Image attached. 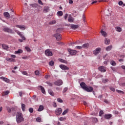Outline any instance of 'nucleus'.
Returning <instances> with one entry per match:
<instances>
[{
	"mask_svg": "<svg viewBox=\"0 0 125 125\" xmlns=\"http://www.w3.org/2000/svg\"><path fill=\"white\" fill-rule=\"evenodd\" d=\"M17 123L20 124L21 122H24V118H23V114L21 112H17L16 115Z\"/></svg>",
	"mask_w": 125,
	"mask_h": 125,
	"instance_id": "1",
	"label": "nucleus"
},
{
	"mask_svg": "<svg viewBox=\"0 0 125 125\" xmlns=\"http://www.w3.org/2000/svg\"><path fill=\"white\" fill-rule=\"evenodd\" d=\"M68 51L70 55H76L77 53H78V51L77 50H74L71 49H68Z\"/></svg>",
	"mask_w": 125,
	"mask_h": 125,
	"instance_id": "2",
	"label": "nucleus"
},
{
	"mask_svg": "<svg viewBox=\"0 0 125 125\" xmlns=\"http://www.w3.org/2000/svg\"><path fill=\"white\" fill-rule=\"evenodd\" d=\"M62 113V108H58L55 110V114L57 116H60Z\"/></svg>",
	"mask_w": 125,
	"mask_h": 125,
	"instance_id": "3",
	"label": "nucleus"
},
{
	"mask_svg": "<svg viewBox=\"0 0 125 125\" xmlns=\"http://www.w3.org/2000/svg\"><path fill=\"white\" fill-rule=\"evenodd\" d=\"M45 54L46 56H52V52L49 49H47L45 51Z\"/></svg>",
	"mask_w": 125,
	"mask_h": 125,
	"instance_id": "4",
	"label": "nucleus"
},
{
	"mask_svg": "<svg viewBox=\"0 0 125 125\" xmlns=\"http://www.w3.org/2000/svg\"><path fill=\"white\" fill-rule=\"evenodd\" d=\"M54 37L56 38L57 41H61V34L59 33H57L54 34Z\"/></svg>",
	"mask_w": 125,
	"mask_h": 125,
	"instance_id": "5",
	"label": "nucleus"
},
{
	"mask_svg": "<svg viewBox=\"0 0 125 125\" xmlns=\"http://www.w3.org/2000/svg\"><path fill=\"white\" fill-rule=\"evenodd\" d=\"M15 32H16V33H17L18 35H19L20 37H21V39H22L23 41H25V40H26V38H25V37L23 36V34H21V32H20L19 31H18V30H15Z\"/></svg>",
	"mask_w": 125,
	"mask_h": 125,
	"instance_id": "6",
	"label": "nucleus"
},
{
	"mask_svg": "<svg viewBox=\"0 0 125 125\" xmlns=\"http://www.w3.org/2000/svg\"><path fill=\"white\" fill-rule=\"evenodd\" d=\"M60 68H61V69H62V70H69V67L64 64H61L59 66Z\"/></svg>",
	"mask_w": 125,
	"mask_h": 125,
	"instance_id": "7",
	"label": "nucleus"
},
{
	"mask_svg": "<svg viewBox=\"0 0 125 125\" xmlns=\"http://www.w3.org/2000/svg\"><path fill=\"white\" fill-rule=\"evenodd\" d=\"M87 92H92L93 91V87L91 86L86 87L84 89Z\"/></svg>",
	"mask_w": 125,
	"mask_h": 125,
	"instance_id": "8",
	"label": "nucleus"
},
{
	"mask_svg": "<svg viewBox=\"0 0 125 125\" xmlns=\"http://www.w3.org/2000/svg\"><path fill=\"white\" fill-rule=\"evenodd\" d=\"M100 51H101V48H97L95 50L93 51V54L94 55H97V54H99Z\"/></svg>",
	"mask_w": 125,
	"mask_h": 125,
	"instance_id": "9",
	"label": "nucleus"
},
{
	"mask_svg": "<svg viewBox=\"0 0 125 125\" xmlns=\"http://www.w3.org/2000/svg\"><path fill=\"white\" fill-rule=\"evenodd\" d=\"M54 84L55 85H62L63 84V82L61 80H58L54 83Z\"/></svg>",
	"mask_w": 125,
	"mask_h": 125,
	"instance_id": "10",
	"label": "nucleus"
},
{
	"mask_svg": "<svg viewBox=\"0 0 125 125\" xmlns=\"http://www.w3.org/2000/svg\"><path fill=\"white\" fill-rule=\"evenodd\" d=\"M4 32H6L7 33H10V34H13V31L10 29L9 28H4L3 29Z\"/></svg>",
	"mask_w": 125,
	"mask_h": 125,
	"instance_id": "11",
	"label": "nucleus"
},
{
	"mask_svg": "<svg viewBox=\"0 0 125 125\" xmlns=\"http://www.w3.org/2000/svg\"><path fill=\"white\" fill-rule=\"evenodd\" d=\"M99 70L100 72H102V73H105V72H106V69L104 66H100L99 67Z\"/></svg>",
	"mask_w": 125,
	"mask_h": 125,
	"instance_id": "12",
	"label": "nucleus"
},
{
	"mask_svg": "<svg viewBox=\"0 0 125 125\" xmlns=\"http://www.w3.org/2000/svg\"><path fill=\"white\" fill-rule=\"evenodd\" d=\"M80 85L82 87V88H83V89H84V90L85 89V88H86V87H87V86L86 85V84H85V83H84V82H82L80 83Z\"/></svg>",
	"mask_w": 125,
	"mask_h": 125,
	"instance_id": "13",
	"label": "nucleus"
},
{
	"mask_svg": "<svg viewBox=\"0 0 125 125\" xmlns=\"http://www.w3.org/2000/svg\"><path fill=\"white\" fill-rule=\"evenodd\" d=\"M0 80H2L4 82H5L6 83H9V79L2 76L0 77Z\"/></svg>",
	"mask_w": 125,
	"mask_h": 125,
	"instance_id": "14",
	"label": "nucleus"
},
{
	"mask_svg": "<svg viewBox=\"0 0 125 125\" xmlns=\"http://www.w3.org/2000/svg\"><path fill=\"white\" fill-rule=\"evenodd\" d=\"M71 29H72V30H75L76 29H78L79 28L78 25H75V24H71L70 25Z\"/></svg>",
	"mask_w": 125,
	"mask_h": 125,
	"instance_id": "15",
	"label": "nucleus"
},
{
	"mask_svg": "<svg viewBox=\"0 0 125 125\" xmlns=\"http://www.w3.org/2000/svg\"><path fill=\"white\" fill-rule=\"evenodd\" d=\"M68 22H70V23H72L74 22V18L72 17V15H70L68 17Z\"/></svg>",
	"mask_w": 125,
	"mask_h": 125,
	"instance_id": "16",
	"label": "nucleus"
},
{
	"mask_svg": "<svg viewBox=\"0 0 125 125\" xmlns=\"http://www.w3.org/2000/svg\"><path fill=\"white\" fill-rule=\"evenodd\" d=\"M6 61H8V62H15V59L10 58H6Z\"/></svg>",
	"mask_w": 125,
	"mask_h": 125,
	"instance_id": "17",
	"label": "nucleus"
},
{
	"mask_svg": "<svg viewBox=\"0 0 125 125\" xmlns=\"http://www.w3.org/2000/svg\"><path fill=\"white\" fill-rule=\"evenodd\" d=\"M59 61L61 62L62 63H64V64H67L68 62L65 60H63L62 59H59Z\"/></svg>",
	"mask_w": 125,
	"mask_h": 125,
	"instance_id": "18",
	"label": "nucleus"
},
{
	"mask_svg": "<svg viewBox=\"0 0 125 125\" xmlns=\"http://www.w3.org/2000/svg\"><path fill=\"white\" fill-rule=\"evenodd\" d=\"M21 53H23L22 49H19L18 51H15V54H21Z\"/></svg>",
	"mask_w": 125,
	"mask_h": 125,
	"instance_id": "19",
	"label": "nucleus"
},
{
	"mask_svg": "<svg viewBox=\"0 0 125 125\" xmlns=\"http://www.w3.org/2000/svg\"><path fill=\"white\" fill-rule=\"evenodd\" d=\"M115 30L117 31V32H121L122 31H123V29H122V28L120 27V26H116L115 27Z\"/></svg>",
	"mask_w": 125,
	"mask_h": 125,
	"instance_id": "20",
	"label": "nucleus"
},
{
	"mask_svg": "<svg viewBox=\"0 0 125 125\" xmlns=\"http://www.w3.org/2000/svg\"><path fill=\"white\" fill-rule=\"evenodd\" d=\"M16 27L17 28H19L20 29H21V30H25V27L24 26V25H17L16 26Z\"/></svg>",
	"mask_w": 125,
	"mask_h": 125,
	"instance_id": "21",
	"label": "nucleus"
},
{
	"mask_svg": "<svg viewBox=\"0 0 125 125\" xmlns=\"http://www.w3.org/2000/svg\"><path fill=\"white\" fill-rule=\"evenodd\" d=\"M112 117V115L111 114H105L104 115V118L106 119V120H109V119H111V117Z\"/></svg>",
	"mask_w": 125,
	"mask_h": 125,
	"instance_id": "22",
	"label": "nucleus"
},
{
	"mask_svg": "<svg viewBox=\"0 0 125 125\" xmlns=\"http://www.w3.org/2000/svg\"><path fill=\"white\" fill-rule=\"evenodd\" d=\"M101 34L102 35V36H103L104 37H106L107 33H106V32L103 31V29H101Z\"/></svg>",
	"mask_w": 125,
	"mask_h": 125,
	"instance_id": "23",
	"label": "nucleus"
},
{
	"mask_svg": "<svg viewBox=\"0 0 125 125\" xmlns=\"http://www.w3.org/2000/svg\"><path fill=\"white\" fill-rule=\"evenodd\" d=\"M48 10H49V8H48V7H47V6L44 7L43 12L44 13H46L47 12H48V11H49Z\"/></svg>",
	"mask_w": 125,
	"mask_h": 125,
	"instance_id": "24",
	"label": "nucleus"
},
{
	"mask_svg": "<svg viewBox=\"0 0 125 125\" xmlns=\"http://www.w3.org/2000/svg\"><path fill=\"white\" fill-rule=\"evenodd\" d=\"M10 92L8 90L3 92L2 93V96H5L6 95H8V94H9Z\"/></svg>",
	"mask_w": 125,
	"mask_h": 125,
	"instance_id": "25",
	"label": "nucleus"
},
{
	"mask_svg": "<svg viewBox=\"0 0 125 125\" xmlns=\"http://www.w3.org/2000/svg\"><path fill=\"white\" fill-rule=\"evenodd\" d=\"M112 48H113V46L110 45L107 46L105 48V50H106V51H110V50H111V49H112Z\"/></svg>",
	"mask_w": 125,
	"mask_h": 125,
	"instance_id": "26",
	"label": "nucleus"
},
{
	"mask_svg": "<svg viewBox=\"0 0 125 125\" xmlns=\"http://www.w3.org/2000/svg\"><path fill=\"white\" fill-rule=\"evenodd\" d=\"M48 93L50 94V95H51L52 96H54V93L51 89H49L48 90Z\"/></svg>",
	"mask_w": 125,
	"mask_h": 125,
	"instance_id": "27",
	"label": "nucleus"
},
{
	"mask_svg": "<svg viewBox=\"0 0 125 125\" xmlns=\"http://www.w3.org/2000/svg\"><path fill=\"white\" fill-rule=\"evenodd\" d=\"M44 108V107H43V105H40L38 108V112H42Z\"/></svg>",
	"mask_w": 125,
	"mask_h": 125,
	"instance_id": "28",
	"label": "nucleus"
},
{
	"mask_svg": "<svg viewBox=\"0 0 125 125\" xmlns=\"http://www.w3.org/2000/svg\"><path fill=\"white\" fill-rule=\"evenodd\" d=\"M39 87H40L42 92L44 94V93H45V90L44 89V88L42 86H39Z\"/></svg>",
	"mask_w": 125,
	"mask_h": 125,
	"instance_id": "29",
	"label": "nucleus"
},
{
	"mask_svg": "<svg viewBox=\"0 0 125 125\" xmlns=\"http://www.w3.org/2000/svg\"><path fill=\"white\" fill-rule=\"evenodd\" d=\"M88 46H89V44L88 43H84L82 45V48H87Z\"/></svg>",
	"mask_w": 125,
	"mask_h": 125,
	"instance_id": "30",
	"label": "nucleus"
},
{
	"mask_svg": "<svg viewBox=\"0 0 125 125\" xmlns=\"http://www.w3.org/2000/svg\"><path fill=\"white\" fill-rule=\"evenodd\" d=\"M104 43L105 44H110V40H107V38L104 39Z\"/></svg>",
	"mask_w": 125,
	"mask_h": 125,
	"instance_id": "31",
	"label": "nucleus"
},
{
	"mask_svg": "<svg viewBox=\"0 0 125 125\" xmlns=\"http://www.w3.org/2000/svg\"><path fill=\"white\" fill-rule=\"evenodd\" d=\"M49 25H54V24H56V21H51L50 22H49Z\"/></svg>",
	"mask_w": 125,
	"mask_h": 125,
	"instance_id": "32",
	"label": "nucleus"
},
{
	"mask_svg": "<svg viewBox=\"0 0 125 125\" xmlns=\"http://www.w3.org/2000/svg\"><path fill=\"white\" fill-rule=\"evenodd\" d=\"M57 14L58 16H63V12L62 11H59L57 12Z\"/></svg>",
	"mask_w": 125,
	"mask_h": 125,
	"instance_id": "33",
	"label": "nucleus"
},
{
	"mask_svg": "<svg viewBox=\"0 0 125 125\" xmlns=\"http://www.w3.org/2000/svg\"><path fill=\"white\" fill-rule=\"evenodd\" d=\"M26 107V105L24 104H21V109L23 112H25V107Z\"/></svg>",
	"mask_w": 125,
	"mask_h": 125,
	"instance_id": "34",
	"label": "nucleus"
},
{
	"mask_svg": "<svg viewBox=\"0 0 125 125\" xmlns=\"http://www.w3.org/2000/svg\"><path fill=\"white\" fill-rule=\"evenodd\" d=\"M2 46L4 49H7L8 48V46L5 44H2Z\"/></svg>",
	"mask_w": 125,
	"mask_h": 125,
	"instance_id": "35",
	"label": "nucleus"
},
{
	"mask_svg": "<svg viewBox=\"0 0 125 125\" xmlns=\"http://www.w3.org/2000/svg\"><path fill=\"white\" fill-rule=\"evenodd\" d=\"M13 108H10V107H7V111L8 112V113H11V111H13Z\"/></svg>",
	"mask_w": 125,
	"mask_h": 125,
	"instance_id": "36",
	"label": "nucleus"
},
{
	"mask_svg": "<svg viewBox=\"0 0 125 125\" xmlns=\"http://www.w3.org/2000/svg\"><path fill=\"white\" fill-rule=\"evenodd\" d=\"M4 16L6 18H9L10 15L9 13H8V12H4Z\"/></svg>",
	"mask_w": 125,
	"mask_h": 125,
	"instance_id": "37",
	"label": "nucleus"
},
{
	"mask_svg": "<svg viewBox=\"0 0 125 125\" xmlns=\"http://www.w3.org/2000/svg\"><path fill=\"white\" fill-rule=\"evenodd\" d=\"M68 112H69V110L68 109L65 110L62 113V116H65L66 114H67Z\"/></svg>",
	"mask_w": 125,
	"mask_h": 125,
	"instance_id": "38",
	"label": "nucleus"
},
{
	"mask_svg": "<svg viewBox=\"0 0 125 125\" xmlns=\"http://www.w3.org/2000/svg\"><path fill=\"white\" fill-rule=\"evenodd\" d=\"M49 65L51 66H54V62L53 61L49 62Z\"/></svg>",
	"mask_w": 125,
	"mask_h": 125,
	"instance_id": "39",
	"label": "nucleus"
},
{
	"mask_svg": "<svg viewBox=\"0 0 125 125\" xmlns=\"http://www.w3.org/2000/svg\"><path fill=\"white\" fill-rule=\"evenodd\" d=\"M110 64L112 65V66H116V62L114 61H111L110 62Z\"/></svg>",
	"mask_w": 125,
	"mask_h": 125,
	"instance_id": "40",
	"label": "nucleus"
},
{
	"mask_svg": "<svg viewBox=\"0 0 125 125\" xmlns=\"http://www.w3.org/2000/svg\"><path fill=\"white\" fill-rule=\"evenodd\" d=\"M36 122H38V123H41V122H42V118H41V117L37 118Z\"/></svg>",
	"mask_w": 125,
	"mask_h": 125,
	"instance_id": "41",
	"label": "nucleus"
},
{
	"mask_svg": "<svg viewBox=\"0 0 125 125\" xmlns=\"http://www.w3.org/2000/svg\"><path fill=\"white\" fill-rule=\"evenodd\" d=\"M57 101H58V102H59L60 103H63V100L61 98H58L57 99Z\"/></svg>",
	"mask_w": 125,
	"mask_h": 125,
	"instance_id": "42",
	"label": "nucleus"
},
{
	"mask_svg": "<svg viewBox=\"0 0 125 125\" xmlns=\"http://www.w3.org/2000/svg\"><path fill=\"white\" fill-rule=\"evenodd\" d=\"M116 91L118 93H122V94H125V92L124 91H121V90L117 89Z\"/></svg>",
	"mask_w": 125,
	"mask_h": 125,
	"instance_id": "43",
	"label": "nucleus"
},
{
	"mask_svg": "<svg viewBox=\"0 0 125 125\" xmlns=\"http://www.w3.org/2000/svg\"><path fill=\"white\" fill-rule=\"evenodd\" d=\"M46 84H48L49 86H52L53 85V83L50 82H47Z\"/></svg>",
	"mask_w": 125,
	"mask_h": 125,
	"instance_id": "44",
	"label": "nucleus"
},
{
	"mask_svg": "<svg viewBox=\"0 0 125 125\" xmlns=\"http://www.w3.org/2000/svg\"><path fill=\"white\" fill-rule=\"evenodd\" d=\"M25 49H26V50H27V51L28 52L31 51V49L29 47H27V46L25 47Z\"/></svg>",
	"mask_w": 125,
	"mask_h": 125,
	"instance_id": "45",
	"label": "nucleus"
},
{
	"mask_svg": "<svg viewBox=\"0 0 125 125\" xmlns=\"http://www.w3.org/2000/svg\"><path fill=\"white\" fill-rule=\"evenodd\" d=\"M103 114H104V112H103V110H101L99 112V116L100 117H102V115H103Z\"/></svg>",
	"mask_w": 125,
	"mask_h": 125,
	"instance_id": "46",
	"label": "nucleus"
},
{
	"mask_svg": "<svg viewBox=\"0 0 125 125\" xmlns=\"http://www.w3.org/2000/svg\"><path fill=\"white\" fill-rule=\"evenodd\" d=\"M109 82V80H108V79H105L103 80V83H106Z\"/></svg>",
	"mask_w": 125,
	"mask_h": 125,
	"instance_id": "47",
	"label": "nucleus"
},
{
	"mask_svg": "<svg viewBox=\"0 0 125 125\" xmlns=\"http://www.w3.org/2000/svg\"><path fill=\"white\" fill-rule=\"evenodd\" d=\"M35 74L36 76H39V75H40V71H39V70H36L35 71Z\"/></svg>",
	"mask_w": 125,
	"mask_h": 125,
	"instance_id": "48",
	"label": "nucleus"
},
{
	"mask_svg": "<svg viewBox=\"0 0 125 125\" xmlns=\"http://www.w3.org/2000/svg\"><path fill=\"white\" fill-rule=\"evenodd\" d=\"M29 112H30L31 113H33V112H34V108L30 107L29 109Z\"/></svg>",
	"mask_w": 125,
	"mask_h": 125,
	"instance_id": "49",
	"label": "nucleus"
},
{
	"mask_svg": "<svg viewBox=\"0 0 125 125\" xmlns=\"http://www.w3.org/2000/svg\"><path fill=\"white\" fill-rule=\"evenodd\" d=\"M75 48H77L78 49H82L83 48V46H77Z\"/></svg>",
	"mask_w": 125,
	"mask_h": 125,
	"instance_id": "50",
	"label": "nucleus"
},
{
	"mask_svg": "<svg viewBox=\"0 0 125 125\" xmlns=\"http://www.w3.org/2000/svg\"><path fill=\"white\" fill-rule=\"evenodd\" d=\"M67 90H68V88L65 87L62 91L63 93H65V92H66V91H67Z\"/></svg>",
	"mask_w": 125,
	"mask_h": 125,
	"instance_id": "51",
	"label": "nucleus"
},
{
	"mask_svg": "<svg viewBox=\"0 0 125 125\" xmlns=\"http://www.w3.org/2000/svg\"><path fill=\"white\" fill-rule=\"evenodd\" d=\"M38 3L39 4H41V5H43V3L41 0H38Z\"/></svg>",
	"mask_w": 125,
	"mask_h": 125,
	"instance_id": "52",
	"label": "nucleus"
},
{
	"mask_svg": "<svg viewBox=\"0 0 125 125\" xmlns=\"http://www.w3.org/2000/svg\"><path fill=\"white\" fill-rule=\"evenodd\" d=\"M22 74L25 75V76H28V73L26 71L22 72Z\"/></svg>",
	"mask_w": 125,
	"mask_h": 125,
	"instance_id": "53",
	"label": "nucleus"
},
{
	"mask_svg": "<svg viewBox=\"0 0 125 125\" xmlns=\"http://www.w3.org/2000/svg\"><path fill=\"white\" fill-rule=\"evenodd\" d=\"M118 4L119 5H122L124 4V2H123V1H120L118 3Z\"/></svg>",
	"mask_w": 125,
	"mask_h": 125,
	"instance_id": "54",
	"label": "nucleus"
},
{
	"mask_svg": "<svg viewBox=\"0 0 125 125\" xmlns=\"http://www.w3.org/2000/svg\"><path fill=\"white\" fill-rule=\"evenodd\" d=\"M111 70L113 71V72H116V68L113 66L110 67Z\"/></svg>",
	"mask_w": 125,
	"mask_h": 125,
	"instance_id": "55",
	"label": "nucleus"
},
{
	"mask_svg": "<svg viewBox=\"0 0 125 125\" xmlns=\"http://www.w3.org/2000/svg\"><path fill=\"white\" fill-rule=\"evenodd\" d=\"M110 90H111V91H113V92H115V89L114 87H110Z\"/></svg>",
	"mask_w": 125,
	"mask_h": 125,
	"instance_id": "56",
	"label": "nucleus"
},
{
	"mask_svg": "<svg viewBox=\"0 0 125 125\" xmlns=\"http://www.w3.org/2000/svg\"><path fill=\"white\" fill-rule=\"evenodd\" d=\"M67 18H68V14H66L64 16V19L67 20Z\"/></svg>",
	"mask_w": 125,
	"mask_h": 125,
	"instance_id": "57",
	"label": "nucleus"
},
{
	"mask_svg": "<svg viewBox=\"0 0 125 125\" xmlns=\"http://www.w3.org/2000/svg\"><path fill=\"white\" fill-rule=\"evenodd\" d=\"M83 21L84 22H85V16H84V15H83Z\"/></svg>",
	"mask_w": 125,
	"mask_h": 125,
	"instance_id": "58",
	"label": "nucleus"
},
{
	"mask_svg": "<svg viewBox=\"0 0 125 125\" xmlns=\"http://www.w3.org/2000/svg\"><path fill=\"white\" fill-rule=\"evenodd\" d=\"M11 57L12 58H16V56L15 55H11Z\"/></svg>",
	"mask_w": 125,
	"mask_h": 125,
	"instance_id": "59",
	"label": "nucleus"
},
{
	"mask_svg": "<svg viewBox=\"0 0 125 125\" xmlns=\"http://www.w3.org/2000/svg\"><path fill=\"white\" fill-rule=\"evenodd\" d=\"M64 119H65V118H63V117H60V118H59V121H63Z\"/></svg>",
	"mask_w": 125,
	"mask_h": 125,
	"instance_id": "60",
	"label": "nucleus"
},
{
	"mask_svg": "<svg viewBox=\"0 0 125 125\" xmlns=\"http://www.w3.org/2000/svg\"><path fill=\"white\" fill-rule=\"evenodd\" d=\"M53 107L56 108V107H57V104H56V103L54 102Z\"/></svg>",
	"mask_w": 125,
	"mask_h": 125,
	"instance_id": "61",
	"label": "nucleus"
},
{
	"mask_svg": "<svg viewBox=\"0 0 125 125\" xmlns=\"http://www.w3.org/2000/svg\"><path fill=\"white\" fill-rule=\"evenodd\" d=\"M104 103H106V104H109V101H108L107 100H104Z\"/></svg>",
	"mask_w": 125,
	"mask_h": 125,
	"instance_id": "62",
	"label": "nucleus"
},
{
	"mask_svg": "<svg viewBox=\"0 0 125 125\" xmlns=\"http://www.w3.org/2000/svg\"><path fill=\"white\" fill-rule=\"evenodd\" d=\"M93 121H95V123H97V118H93Z\"/></svg>",
	"mask_w": 125,
	"mask_h": 125,
	"instance_id": "63",
	"label": "nucleus"
},
{
	"mask_svg": "<svg viewBox=\"0 0 125 125\" xmlns=\"http://www.w3.org/2000/svg\"><path fill=\"white\" fill-rule=\"evenodd\" d=\"M69 3H70V4H72V3H73V0H69Z\"/></svg>",
	"mask_w": 125,
	"mask_h": 125,
	"instance_id": "64",
	"label": "nucleus"
}]
</instances>
